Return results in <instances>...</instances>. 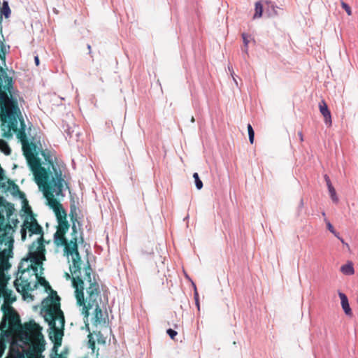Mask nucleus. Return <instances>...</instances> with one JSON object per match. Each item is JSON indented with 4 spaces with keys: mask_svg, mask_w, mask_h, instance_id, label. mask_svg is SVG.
<instances>
[{
    "mask_svg": "<svg viewBox=\"0 0 358 358\" xmlns=\"http://www.w3.org/2000/svg\"><path fill=\"white\" fill-rule=\"evenodd\" d=\"M341 271L346 275H352L355 273L354 265L352 262H348L347 264L341 266Z\"/></svg>",
    "mask_w": 358,
    "mask_h": 358,
    "instance_id": "obj_21",
    "label": "nucleus"
},
{
    "mask_svg": "<svg viewBox=\"0 0 358 358\" xmlns=\"http://www.w3.org/2000/svg\"><path fill=\"white\" fill-rule=\"evenodd\" d=\"M330 232L332 233L334 235L337 234V231L334 229L332 231H331Z\"/></svg>",
    "mask_w": 358,
    "mask_h": 358,
    "instance_id": "obj_51",
    "label": "nucleus"
},
{
    "mask_svg": "<svg viewBox=\"0 0 358 358\" xmlns=\"http://www.w3.org/2000/svg\"><path fill=\"white\" fill-rule=\"evenodd\" d=\"M6 90L0 92V120L3 137L11 138V131L16 133L17 137L22 141L24 155L38 187L43 185L45 192L50 189L57 195H61L64 178L59 165L53 162L50 152L43 150L41 144L38 147L34 142L29 143L25 133L26 124L18 103V101L24 102L23 98L15 90L10 79Z\"/></svg>",
    "mask_w": 358,
    "mask_h": 358,
    "instance_id": "obj_1",
    "label": "nucleus"
},
{
    "mask_svg": "<svg viewBox=\"0 0 358 358\" xmlns=\"http://www.w3.org/2000/svg\"><path fill=\"white\" fill-rule=\"evenodd\" d=\"M86 328L88 329V331L90 330L89 329V324H86Z\"/></svg>",
    "mask_w": 358,
    "mask_h": 358,
    "instance_id": "obj_53",
    "label": "nucleus"
},
{
    "mask_svg": "<svg viewBox=\"0 0 358 358\" xmlns=\"http://www.w3.org/2000/svg\"><path fill=\"white\" fill-rule=\"evenodd\" d=\"M0 150L6 155H10L11 153V149L8 143L3 139H0Z\"/></svg>",
    "mask_w": 358,
    "mask_h": 358,
    "instance_id": "obj_27",
    "label": "nucleus"
},
{
    "mask_svg": "<svg viewBox=\"0 0 358 358\" xmlns=\"http://www.w3.org/2000/svg\"><path fill=\"white\" fill-rule=\"evenodd\" d=\"M87 49L89 50V53H91V45L90 44L87 45Z\"/></svg>",
    "mask_w": 358,
    "mask_h": 358,
    "instance_id": "obj_48",
    "label": "nucleus"
},
{
    "mask_svg": "<svg viewBox=\"0 0 358 358\" xmlns=\"http://www.w3.org/2000/svg\"><path fill=\"white\" fill-rule=\"evenodd\" d=\"M106 126H107L108 127H110V126H112V125H113V122H112V121H110V120H108V121H107V122H106Z\"/></svg>",
    "mask_w": 358,
    "mask_h": 358,
    "instance_id": "obj_45",
    "label": "nucleus"
},
{
    "mask_svg": "<svg viewBox=\"0 0 358 358\" xmlns=\"http://www.w3.org/2000/svg\"><path fill=\"white\" fill-rule=\"evenodd\" d=\"M22 295V299L24 301L27 302H31L34 300V296L31 294V292H20Z\"/></svg>",
    "mask_w": 358,
    "mask_h": 358,
    "instance_id": "obj_33",
    "label": "nucleus"
},
{
    "mask_svg": "<svg viewBox=\"0 0 358 358\" xmlns=\"http://www.w3.org/2000/svg\"><path fill=\"white\" fill-rule=\"evenodd\" d=\"M31 343V338L27 331L23 330L20 332V338L10 342L9 350V358H25L29 357L28 348Z\"/></svg>",
    "mask_w": 358,
    "mask_h": 358,
    "instance_id": "obj_9",
    "label": "nucleus"
},
{
    "mask_svg": "<svg viewBox=\"0 0 358 358\" xmlns=\"http://www.w3.org/2000/svg\"><path fill=\"white\" fill-rule=\"evenodd\" d=\"M23 208H24V210L25 212H27V208L30 211V215H27L29 218V221L31 222V224H34L36 222H38L37 220L35 218L32 211H31V207L28 205L27 203H25V204H23Z\"/></svg>",
    "mask_w": 358,
    "mask_h": 358,
    "instance_id": "obj_30",
    "label": "nucleus"
},
{
    "mask_svg": "<svg viewBox=\"0 0 358 358\" xmlns=\"http://www.w3.org/2000/svg\"><path fill=\"white\" fill-rule=\"evenodd\" d=\"M50 358H66V357H63L62 355H59L58 356V355L57 353V351H55V355H53V354H51Z\"/></svg>",
    "mask_w": 358,
    "mask_h": 358,
    "instance_id": "obj_41",
    "label": "nucleus"
},
{
    "mask_svg": "<svg viewBox=\"0 0 358 358\" xmlns=\"http://www.w3.org/2000/svg\"><path fill=\"white\" fill-rule=\"evenodd\" d=\"M247 129H248V132L249 141L251 144H252L254 143V140H255L254 129L250 124H248Z\"/></svg>",
    "mask_w": 358,
    "mask_h": 358,
    "instance_id": "obj_31",
    "label": "nucleus"
},
{
    "mask_svg": "<svg viewBox=\"0 0 358 358\" xmlns=\"http://www.w3.org/2000/svg\"><path fill=\"white\" fill-rule=\"evenodd\" d=\"M75 238L73 241L66 242L64 245V252L67 257L71 256L73 265L70 266V270L73 275L72 285L75 291H84V282L80 278L81 258L78 250V244H76Z\"/></svg>",
    "mask_w": 358,
    "mask_h": 358,
    "instance_id": "obj_8",
    "label": "nucleus"
},
{
    "mask_svg": "<svg viewBox=\"0 0 358 358\" xmlns=\"http://www.w3.org/2000/svg\"><path fill=\"white\" fill-rule=\"evenodd\" d=\"M45 349V341L41 331H38L31 338L28 348L29 358H44L42 355Z\"/></svg>",
    "mask_w": 358,
    "mask_h": 358,
    "instance_id": "obj_10",
    "label": "nucleus"
},
{
    "mask_svg": "<svg viewBox=\"0 0 358 358\" xmlns=\"http://www.w3.org/2000/svg\"><path fill=\"white\" fill-rule=\"evenodd\" d=\"M27 231L29 236L36 234L40 237L29 246L27 257L23 258L18 266V273L21 275L14 281L16 291H34V288L39 287H43L44 291H55L45 278L38 273V268L40 267L41 275L43 274V262L45 260L43 227L36 222L29 226Z\"/></svg>",
    "mask_w": 358,
    "mask_h": 358,
    "instance_id": "obj_2",
    "label": "nucleus"
},
{
    "mask_svg": "<svg viewBox=\"0 0 358 358\" xmlns=\"http://www.w3.org/2000/svg\"><path fill=\"white\" fill-rule=\"evenodd\" d=\"M71 236H72V238H71V241H73V238H75L76 244H78V241H79V243H80V238H78V231L77 229L76 224H73L72 225ZM81 243H83L81 242Z\"/></svg>",
    "mask_w": 358,
    "mask_h": 358,
    "instance_id": "obj_28",
    "label": "nucleus"
},
{
    "mask_svg": "<svg viewBox=\"0 0 358 358\" xmlns=\"http://www.w3.org/2000/svg\"><path fill=\"white\" fill-rule=\"evenodd\" d=\"M341 6L345 10V12L347 13V14L348 15H352L351 8H350V6L347 3H345L344 1H342L341 2Z\"/></svg>",
    "mask_w": 358,
    "mask_h": 358,
    "instance_id": "obj_35",
    "label": "nucleus"
},
{
    "mask_svg": "<svg viewBox=\"0 0 358 358\" xmlns=\"http://www.w3.org/2000/svg\"><path fill=\"white\" fill-rule=\"evenodd\" d=\"M322 216H325V213L324 212L322 213Z\"/></svg>",
    "mask_w": 358,
    "mask_h": 358,
    "instance_id": "obj_54",
    "label": "nucleus"
},
{
    "mask_svg": "<svg viewBox=\"0 0 358 358\" xmlns=\"http://www.w3.org/2000/svg\"><path fill=\"white\" fill-rule=\"evenodd\" d=\"M339 240L341 241V242L343 245H346L348 248H349V245H348L347 243H345V242L344 239H343L342 237H341V238H339Z\"/></svg>",
    "mask_w": 358,
    "mask_h": 358,
    "instance_id": "obj_44",
    "label": "nucleus"
},
{
    "mask_svg": "<svg viewBox=\"0 0 358 358\" xmlns=\"http://www.w3.org/2000/svg\"><path fill=\"white\" fill-rule=\"evenodd\" d=\"M88 296L85 299L84 292H75L77 304L83 307V313L87 320L91 314L92 323L97 326L106 323L107 314L101 308V298L100 292H87Z\"/></svg>",
    "mask_w": 358,
    "mask_h": 358,
    "instance_id": "obj_6",
    "label": "nucleus"
},
{
    "mask_svg": "<svg viewBox=\"0 0 358 358\" xmlns=\"http://www.w3.org/2000/svg\"><path fill=\"white\" fill-rule=\"evenodd\" d=\"M324 220H325L326 224H327V229H328L329 231H332V230L334 229V226H333V225L331 224V223L329 221H328L327 219H325Z\"/></svg>",
    "mask_w": 358,
    "mask_h": 358,
    "instance_id": "obj_38",
    "label": "nucleus"
},
{
    "mask_svg": "<svg viewBox=\"0 0 358 358\" xmlns=\"http://www.w3.org/2000/svg\"><path fill=\"white\" fill-rule=\"evenodd\" d=\"M255 14L253 15V18H259L262 16L264 8L260 1H257L255 3Z\"/></svg>",
    "mask_w": 358,
    "mask_h": 358,
    "instance_id": "obj_25",
    "label": "nucleus"
},
{
    "mask_svg": "<svg viewBox=\"0 0 358 358\" xmlns=\"http://www.w3.org/2000/svg\"><path fill=\"white\" fill-rule=\"evenodd\" d=\"M0 14L1 16L3 15L6 18H8L10 16L11 10L7 1L3 0L2 6L0 9Z\"/></svg>",
    "mask_w": 358,
    "mask_h": 358,
    "instance_id": "obj_24",
    "label": "nucleus"
},
{
    "mask_svg": "<svg viewBox=\"0 0 358 358\" xmlns=\"http://www.w3.org/2000/svg\"><path fill=\"white\" fill-rule=\"evenodd\" d=\"M8 183H9L10 187V190H8V191L10 192V193L13 196H16V195L19 194L20 198L21 199H22L23 204H25V203H27L24 193L20 192L18 185H17L13 181H10V180H8Z\"/></svg>",
    "mask_w": 358,
    "mask_h": 358,
    "instance_id": "obj_18",
    "label": "nucleus"
},
{
    "mask_svg": "<svg viewBox=\"0 0 358 358\" xmlns=\"http://www.w3.org/2000/svg\"><path fill=\"white\" fill-rule=\"evenodd\" d=\"M13 232L10 224L0 220V291H12L7 288V284L10 280L8 271L11 266L8 259L13 255Z\"/></svg>",
    "mask_w": 358,
    "mask_h": 358,
    "instance_id": "obj_3",
    "label": "nucleus"
},
{
    "mask_svg": "<svg viewBox=\"0 0 358 358\" xmlns=\"http://www.w3.org/2000/svg\"><path fill=\"white\" fill-rule=\"evenodd\" d=\"M304 203L303 199L300 200L299 204V208L301 209L303 207Z\"/></svg>",
    "mask_w": 358,
    "mask_h": 358,
    "instance_id": "obj_43",
    "label": "nucleus"
},
{
    "mask_svg": "<svg viewBox=\"0 0 358 358\" xmlns=\"http://www.w3.org/2000/svg\"><path fill=\"white\" fill-rule=\"evenodd\" d=\"M192 285L194 288V291H197L196 285L193 282H192Z\"/></svg>",
    "mask_w": 358,
    "mask_h": 358,
    "instance_id": "obj_47",
    "label": "nucleus"
},
{
    "mask_svg": "<svg viewBox=\"0 0 358 358\" xmlns=\"http://www.w3.org/2000/svg\"><path fill=\"white\" fill-rule=\"evenodd\" d=\"M298 135H299V138H300V141H303V138L302 132H301V131H300V132H299V133H298Z\"/></svg>",
    "mask_w": 358,
    "mask_h": 358,
    "instance_id": "obj_46",
    "label": "nucleus"
},
{
    "mask_svg": "<svg viewBox=\"0 0 358 358\" xmlns=\"http://www.w3.org/2000/svg\"><path fill=\"white\" fill-rule=\"evenodd\" d=\"M330 232L332 233L334 235L337 234V231L334 229L332 231H331Z\"/></svg>",
    "mask_w": 358,
    "mask_h": 358,
    "instance_id": "obj_50",
    "label": "nucleus"
},
{
    "mask_svg": "<svg viewBox=\"0 0 358 358\" xmlns=\"http://www.w3.org/2000/svg\"><path fill=\"white\" fill-rule=\"evenodd\" d=\"M7 219H8V221H11V222L14 224V226H15V227H16V226H17V224L19 223V221H18V220H17V218H15V219H12V218L10 217V219H8V218L7 217Z\"/></svg>",
    "mask_w": 358,
    "mask_h": 358,
    "instance_id": "obj_39",
    "label": "nucleus"
},
{
    "mask_svg": "<svg viewBox=\"0 0 358 358\" xmlns=\"http://www.w3.org/2000/svg\"><path fill=\"white\" fill-rule=\"evenodd\" d=\"M338 296L341 299V306H342V308H343L345 314L348 316H352V311L350 306L348 296L345 295V292H338Z\"/></svg>",
    "mask_w": 358,
    "mask_h": 358,
    "instance_id": "obj_17",
    "label": "nucleus"
},
{
    "mask_svg": "<svg viewBox=\"0 0 358 358\" xmlns=\"http://www.w3.org/2000/svg\"><path fill=\"white\" fill-rule=\"evenodd\" d=\"M12 341H15L12 338L11 333L8 330H2L0 333V358L3 355L6 349V343H9Z\"/></svg>",
    "mask_w": 358,
    "mask_h": 358,
    "instance_id": "obj_13",
    "label": "nucleus"
},
{
    "mask_svg": "<svg viewBox=\"0 0 358 358\" xmlns=\"http://www.w3.org/2000/svg\"><path fill=\"white\" fill-rule=\"evenodd\" d=\"M6 46L4 43L0 40V59H5L6 58ZM9 79L11 80V83L13 84L12 78L8 76L7 73L4 71L3 68L0 66V92H3V90L6 91V86L9 83Z\"/></svg>",
    "mask_w": 358,
    "mask_h": 358,
    "instance_id": "obj_11",
    "label": "nucleus"
},
{
    "mask_svg": "<svg viewBox=\"0 0 358 358\" xmlns=\"http://www.w3.org/2000/svg\"><path fill=\"white\" fill-rule=\"evenodd\" d=\"M327 186V188H328V190H329V192L330 194L331 199L332 200V201L334 203H337L338 202V197L336 194V189L334 187L332 183L329 184Z\"/></svg>",
    "mask_w": 358,
    "mask_h": 358,
    "instance_id": "obj_26",
    "label": "nucleus"
},
{
    "mask_svg": "<svg viewBox=\"0 0 358 358\" xmlns=\"http://www.w3.org/2000/svg\"><path fill=\"white\" fill-rule=\"evenodd\" d=\"M357 303H358V296H357Z\"/></svg>",
    "mask_w": 358,
    "mask_h": 358,
    "instance_id": "obj_56",
    "label": "nucleus"
},
{
    "mask_svg": "<svg viewBox=\"0 0 358 358\" xmlns=\"http://www.w3.org/2000/svg\"><path fill=\"white\" fill-rule=\"evenodd\" d=\"M88 348H91L92 350L94 352L95 349V341L94 340V338L92 334H90L88 336Z\"/></svg>",
    "mask_w": 358,
    "mask_h": 358,
    "instance_id": "obj_34",
    "label": "nucleus"
},
{
    "mask_svg": "<svg viewBox=\"0 0 358 358\" xmlns=\"http://www.w3.org/2000/svg\"><path fill=\"white\" fill-rule=\"evenodd\" d=\"M334 236H336L338 240H339V238H341V236H340V235H339V233H338V232H337V234H336Z\"/></svg>",
    "mask_w": 358,
    "mask_h": 358,
    "instance_id": "obj_49",
    "label": "nucleus"
},
{
    "mask_svg": "<svg viewBox=\"0 0 358 358\" xmlns=\"http://www.w3.org/2000/svg\"><path fill=\"white\" fill-rule=\"evenodd\" d=\"M34 62H35V64L36 66H38L39 64H40V60H39V58H38V56L36 55L35 57H34Z\"/></svg>",
    "mask_w": 358,
    "mask_h": 358,
    "instance_id": "obj_42",
    "label": "nucleus"
},
{
    "mask_svg": "<svg viewBox=\"0 0 358 358\" xmlns=\"http://www.w3.org/2000/svg\"><path fill=\"white\" fill-rule=\"evenodd\" d=\"M49 296L42 301L43 309H45L44 319L49 327H55L56 321L59 320V327H64V316L60 309V297L57 292H48Z\"/></svg>",
    "mask_w": 358,
    "mask_h": 358,
    "instance_id": "obj_7",
    "label": "nucleus"
},
{
    "mask_svg": "<svg viewBox=\"0 0 358 358\" xmlns=\"http://www.w3.org/2000/svg\"><path fill=\"white\" fill-rule=\"evenodd\" d=\"M30 225H31V222L29 221V218L28 216H26V217L23 222V224L22 225L21 230H20L21 239L22 241H24L26 240L27 229H29Z\"/></svg>",
    "mask_w": 358,
    "mask_h": 358,
    "instance_id": "obj_22",
    "label": "nucleus"
},
{
    "mask_svg": "<svg viewBox=\"0 0 358 358\" xmlns=\"http://www.w3.org/2000/svg\"><path fill=\"white\" fill-rule=\"evenodd\" d=\"M324 178L327 185L331 183L329 177L327 174L324 175Z\"/></svg>",
    "mask_w": 358,
    "mask_h": 358,
    "instance_id": "obj_40",
    "label": "nucleus"
},
{
    "mask_svg": "<svg viewBox=\"0 0 358 358\" xmlns=\"http://www.w3.org/2000/svg\"><path fill=\"white\" fill-rule=\"evenodd\" d=\"M49 328H50V330L51 331L50 332V337L52 338L51 334L53 333L55 341L57 342L61 341L62 337L63 336L64 327H59V320L56 321L55 327H49Z\"/></svg>",
    "mask_w": 358,
    "mask_h": 358,
    "instance_id": "obj_19",
    "label": "nucleus"
},
{
    "mask_svg": "<svg viewBox=\"0 0 358 358\" xmlns=\"http://www.w3.org/2000/svg\"><path fill=\"white\" fill-rule=\"evenodd\" d=\"M1 309L4 315L0 322V331L8 330L11 334L17 331V338H20L21 331L25 330L29 334V338H32L38 331L42 330L39 324L33 320L22 325L18 313L10 305L4 303Z\"/></svg>",
    "mask_w": 358,
    "mask_h": 358,
    "instance_id": "obj_5",
    "label": "nucleus"
},
{
    "mask_svg": "<svg viewBox=\"0 0 358 358\" xmlns=\"http://www.w3.org/2000/svg\"><path fill=\"white\" fill-rule=\"evenodd\" d=\"M243 42V47L242 48V53H243V59H246V56H248V35L245 33H243L241 34Z\"/></svg>",
    "mask_w": 358,
    "mask_h": 358,
    "instance_id": "obj_23",
    "label": "nucleus"
},
{
    "mask_svg": "<svg viewBox=\"0 0 358 358\" xmlns=\"http://www.w3.org/2000/svg\"><path fill=\"white\" fill-rule=\"evenodd\" d=\"M66 186L67 189H69V184L64 180L62 182V186L61 187L62 194L57 195L55 192H53L52 189H48V192H45L43 190V186L41 185L39 187L41 188L43 192L44 196L47 198L49 202L50 206L54 210L55 215L57 217V220L58 222V229L57 231L54 234V243L57 247H61L62 245H65L66 242H68L65 234L68 231L69 229V224L66 220V212L62 207V205L54 198V194L57 196H65V194L64 193V186Z\"/></svg>",
    "mask_w": 358,
    "mask_h": 358,
    "instance_id": "obj_4",
    "label": "nucleus"
},
{
    "mask_svg": "<svg viewBox=\"0 0 358 358\" xmlns=\"http://www.w3.org/2000/svg\"><path fill=\"white\" fill-rule=\"evenodd\" d=\"M166 333L169 336V337L174 340L175 339V337L177 336L178 334V332L176 331H175L174 329H168L166 330Z\"/></svg>",
    "mask_w": 358,
    "mask_h": 358,
    "instance_id": "obj_36",
    "label": "nucleus"
},
{
    "mask_svg": "<svg viewBox=\"0 0 358 358\" xmlns=\"http://www.w3.org/2000/svg\"><path fill=\"white\" fill-rule=\"evenodd\" d=\"M193 178L194 180V184L197 189L200 190L203 188V182L199 178L198 173H193Z\"/></svg>",
    "mask_w": 358,
    "mask_h": 358,
    "instance_id": "obj_29",
    "label": "nucleus"
},
{
    "mask_svg": "<svg viewBox=\"0 0 358 358\" xmlns=\"http://www.w3.org/2000/svg\"><path fill=\"white\" fill-rule=\"evenodd\" d=\"M14 212L13 204L8 202L3 196H0V220L5 222L4 213H6V217L10 219Z\"/></svg>",
    "mask_w": 358,
    "mask_h": 358,
    "instance_id": "obj_12",
    "label": "nucleus"
},
{
    "mask_svg": "<svg viewBox=\"0 0 358 358\" xmlns=\"http://www.w3.org/2000/svg\"><path fill=\"white\" fill-rule=\"evenodd\" d=\"M70 217L71 220L73 224H76L77 222L78 226L79 227V234H80V242L84 243V238H83V224L80 222L78 220V215L76 213V207L74 203H71L70 206Z\"/></svg>",
    "mask_w": 358,
    "mask_h": 358,
    "instance_id": "obj_14",
    "label": "nucleus"
},
{
    "mask_svg": "<svg viewBox=\"0 0 358 358\" xmlns=\"http://www.w3.org/2000/svg\"><path fill=\"white\" fill-rule=\"evenodd\" d=\"M194 298L195 301V305L198 310H200V303H199V292H194Z\"/></svg>",
    "mask_w": 358,
    "mask_h": 358,
    "instance_id": "obj_37",
    "label": "nucleus"
},
{
    "mask_svg": "<svg viewBox=\"0 0 358 358\" xmlns=\"http://www.w3.org/2000/svg\"><path fill=\"white\" fill-rule=\"evenodd\" d=\"M266 13L268 17H273L282 14V8L275 6L273 3L268 5Z\"/></svg>",
    "mask_w": 358,
    "mask_h": 358,
    "instance_id": "obj_20",
    "label": "nucleus"
},
{
    "mask_svg": "<svg viewBox=\"0 0 358 358\" xmlns=\"http://www.w3.org/2000/svg\"><path fill=\"white\" fill-rule=\"evenodd\" d=\"M66 275H67L68 278H70L69 274L66 273Z\"/></svg>",
    "mask_w": 358,
    "mask_h": 358,
    "instance_id": "obj_55",
    "label": "nucleus"
},
{
    "mask_svg": "<svg viewBox=\"0 0 358 358\" xmlns=\"http://www.w3.org/2000/svg\"><path fill=\"white\" fill-rule=\"evenodd\" d=\"M319 108L321 114L324 116L325 124L330 126L332 122L331 112L328 108L327 104L324 100H322L319 103Z\"/></svg>",
    "mask_w": 358,
    "mask_h": 358,
    "instance_id": "obj_15",
    "label": "nucleus"
},
{
    "mask_svg": "<svg viewBox=\"0 0 358 358\" xmlns=\"http://www.w3.org/2000/svg\"><path fill=\"white\" fill-rule=\"evenodd\" d=\"M92 269L90 266H88L87 268L85 270V280H87L90 283L89 291H99V285L95 280L94 275L93 276V281L92 280L91 272Z\"/></svg>",
    "mask_w": 358,
    "mask_h": 358,
    "instance_id": "obj_16",
    "label": "nucleus"
},
{
    "mask_svg": "<svg viewBox=\"0 0 358 358\" xmlns=\"http://www.w3.org/2000/svg\"><path fill=\"white\" fill-rule=\"evenodd\" d=\"M62 129H64V133H66V137H72L73 133L74 132V130L72 127H71L69 124H63Z\"/></svg>",
    "mask_w": 358,
    "mask_h": 358,
    "instance_id": "obj_32",
    "label": "nucleus"
},
{
    "mask_svg": "<svg viewBox=\"0 0 358 358\" xmlns=\"http://www.w3.org/2000/svg\"><path fill=\"white\" fill-rule=\"evenodd\" d=\"M191 122H194V117H192V118H191Z\"/></svg>",
    "mask_w": 358,
    "mask_h": 358,
    "instance_id": "obj_52",
    "label": "nucleus"
}]
</instances>
